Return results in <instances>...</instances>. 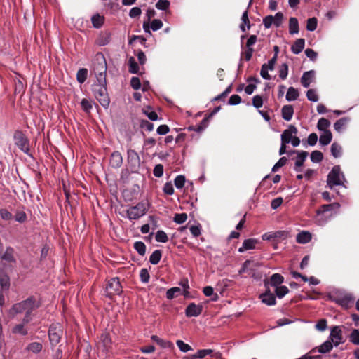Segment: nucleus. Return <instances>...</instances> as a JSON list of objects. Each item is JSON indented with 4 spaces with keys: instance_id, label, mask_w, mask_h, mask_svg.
I'll list each match as a JSON object with an SVG mask.
<instances>
[{
    "instance_id": "nucleus-26",
    "label": "nucleus",
    "mask_w": 359,
    "mask_h": 359,
    "mask_svg": "<svg viewBox=\"0 0 359 359\" xmlns=\"http://www.w3.org/2000/svg\"><path fill=\"white\" fill-rule=\"evenodd\" d=\"M305 41L304 39H299L292 46L291 50L293 53L299 54L304 48Z\"/></svg>"
},
{
    "instance_id": "nucleus-31",
    "label": "nucleus",
    "mask_w": 359,
    "mask_h": 359,
    "mask_svg": "<svg viewBox=\"0 0 359 359\" xmlns=\"http://www.w3.org/2000/svg\"><path fill=\"white\" fill-rule=\"evenodd\" d=\"M289 32L291 34L299 32V22L296 18H290L289 20Z\"/></svg>"
},
{
    "instance_id": "nucleus-9",
    "label": "nucleus",
    "mask_w": 359,
    "mask_h": 359,
    "mask_svg": "<svg viewBox=\"0 0 359 359\" xmlns=\"http://www.w3.org/2000/svg\"><path fill=\"white\" fill-rule=\"evenodd\" d=\"M337 304L345 309H348L353 304L354 297L351 294H345L341 296L337 297L334 299Z\"/></svg>"
},
{
    "instance_id": "nucleus-50",
    "label": "nucleus",
    "mask_w": 359,
    "mask_h": 359,
    "mask_svg": "<svg viewBox=\"0 0 359 359\" xmlns=\"http://www.w3.org/2000/svg\"><path fill=\"white\" fill-rule=\"evenodd\" d=\"M176 344L182 352L186 353V352H188V351L192 350L191 347L189 344H185L182 340H177L176 341Z\"/></svg>"
},
{
    "instance_id": "nucleus-1",
    "label": "nucleus",
    "mask_w": 359,
    "mask_h": 359,
    "mask_svg": "<svg viewBox=\"0 0 359 359\" xmlns=\"http://www.w3.org/2000/svg\"><path fill=\"white\" fill-rule=\"evenodd\" d=\"M38 307V304L33 297H29L24 301L16 303L8 310V315L11 318H14L18 314L25 313V323H29L32 312Z\"/></svg>"
},
{
    "instance_id": "nucleus-32",
    "label": "nucleus",
    "mask_w": 359,
    "mask_h": 359,
    "mask_svg": "<svg viewBox=\"0 0 359 359\" xmlns=\"http://www.w3.org/2000/svg\"><path fill=\"white\" fill-rule=\"evenodd\" d=\"M151 339L163 348H173V344L169 341H165L156 335L151 336Z\"/></svg>"
},
{
    "instance_id": "nucleus-17",
    "label": "nucleus",
    "mask_w": 359,
    "mask_h": 359,
    "mask_svg": "<svg viewBox=\"0 0 359 359\" xmlns=\"http://www.w3.org/2000/svg\"><path fill=\"white\" fill-rule=\"evenodd\" d=\"M29 323H25L24 318L22 323L15 325L12 328V333L15 334H20L25 336L28 334V330L25 327Z\"/></svg>"
},
{
    "instance_id": "nucleus-56",
    "label": "nucleus",
    "mask_w": 359,
    "mask_h": 359,
    "mask_svg": "<svg viewBox=\"0 0 359 359\" xmlns=\"http://www.w3.org/2000/svg\"><path fill=\"white\" fill-rule=\"evenodd\" d=\"M306 97L309 100L312 102H317L318 100V96L313 89H309L306 93Z\"/></svg>"
},
{
    "instance_id": "nucleus-28",
    "label": "nucleus",
    "mask_w": 359,
    "mask_h": 359,
    "mask_svg": "<svg viewBox=\"0 0 359 359\" xmlns=\"http://www.w3.org/2000/svg\"><path fill=\"white\" fill-rule=\"evenodd\" d=\"M311 239V234L309 231H302L297 236V242L299 243H307Z\"/></svg>"
},
{
    "instance_id": "nucleus-13",
    "label": "nucleus",
    "mask_w": 359,
    "mask_h": 359,
    "mask_svg": "<svg viewBox=\"0 0 359 359\" xmlns=\"http://www.w3.org/2000/svg\"><path fill=\"white\" fill-rule=\"evenodd\" d=\"M330 341L335 346H338L341 343L342 334L341 330L338 326H335L331 331L330 335Z\"/></svg>"
},
{
    "instance_id": "nucleus-55",
    "label": "nucleus",
    "mask_w": 359,
    "mask_h": 359,
    "mask_svg": "<svg viewBox=\"0 0 359 359\" xmlns=\"http://www.w3.org/2000/svg\"><path fill=\"white\" fill-rule=\"evenodd\" d=\"M187 219V215L186 213L175 214L174 217V222L177 224H182Z\"/></svg>"
},
{
    "instance_id": "nucleus-48",
    "label": "nucleus",
    "mask_w": 359,
    "mask_h": 359,
    "mask_svg": "<svg viewBox=\"0 0 359 359\" xmlns=\"http://www.w3.org/2000/svg\"><path fill=\"white\" fill-rule=\"evenodd\" d=\"M323 155L319 151H313L311 154V160L313 163H318L323 160Z\"/></svg>"
},
{
    "instance_id": "nucleus-18",
    "label": "nucleus",
    "mask_w": 359,
    "mask_h": 359,
    "mask_svg": "<svg viewBox=\"0 0 359 359\" xmlns=\"http://www.w3.org/2000/svg\"><path fill=\"white\" fill-rule=\"evenodd\" d=\"M260 299H262V302L268 305V306H272L276 304V298L274 294L271 292L269 290H266L265 293L260 295Z\"/></svg>"
},
{
    "instance_id": "nucleus-63",
    "label": "nucleus",
    "mask_w": 359,
    "mask_h": 359,
    "mask_svg": "<svg viewBox=\"0 0 359 359\" xmlns=\"http://www.w3.org/2000/svg\"><path fill=\"white\" fill-rule=\"evenodd\" d=\"M140 279L143 283H147L149 280V273L146 269H142L140 273Z\"/></svg>"
},
{
    "instance_id": "nucleus-39",
    "label": "nucleus",
    "mask_w": 359,
    "mask_h": 359,
    "mask_svg": "<svg viewBox=\"0 0 359 359\" xmlns=\"http://www.w3.org/2000/svg\"><path fill=\"white\" fill-rule=\"evenodd\" d=\"M142 111L150 120L156 121L158 119L157 114L150 107L143 108Z\"/></svg>"
},
{
    "instance_id": "nucleus-7",
    "label": "nucleus",
    "mask_w": 359,
    "mask_h": 359,
    "mask_svg": "<svg viewBox=\"0 0 359 359\" xmlns=\"http://www.w3.org/2000/svg\"><path fill=\"white\" fill-rule=\"evenodd\" d=\"M146 208L144 204L142 203H137L136 205L130 207L127 210V216L130 219H137L145 215Z\"/></svg>"
},
{
    "instance_id": "nucleus-3",
    "label": "nucleus",
    "mask_w": 359,
    "mask_h": 359,
    "mask_svg": "<svg viewBox=\"0 0 359 359\" xmlns=\"http://www.w3.org/2000/svg\"><path fill=\"white\" fill-rule=\"evenodd\" d=\"M340 207L339 203H333L331 204L323 205L316 210V220L318 224H324L327 219V217L325 215L327 212H332L334 210H337ZM333 215L330 213L329 217Z\"/></svg>"
},
{
    "instance_id": "nucleus-34",
    "label": "nucleus",
    "mask_w": 359,
    "mask_h": 359,
    "mask_svg": "<svg viewBox=\"0 0 359 359\" xmlns=\"http://www.w3.org/2000/svg\"><path fill=\"white\" fill-rule=\"evenodd\" d=\"M299 95V91L296 88L290 87L286 93V100L289 102L296 100Z\"/></svg>"
},
{
    "instance_id": "nucleus-19",
    "label": "nucleus",
    "mask_w": 359,
    "mask_h": 359,
    "mask_svg": "<svg viewBox=\"0 0 359 359\" xmlns=\"http://www.w3.org/2000/svg\"><path fill=\"white\" fill-rule=\"evenodd\" d=\"M315 76L314 71H308L304 73L301 78V83L302 86L305 88L309 86L310 83L312 82Z\"/></svg>"
},
{
    "instance_id": "nucleus-6",
    "label": "nucleus",
    "mask_w": 359,
    "mask_h": 359,
    "mask_svg": "<svg viewBox=\"0 0 359 359\" xmlns=\"http://www.w3.org/2000/svg\"><path fill=\"white\" fill-rule=\"evenodd\" d=\"M62 334V326L60 323L52 324L48 332L50 343L52 344H58L60 341Z\"/></svg>"
},
{
    "instance_id": "nucleus-21",
    "label": "nucleus",
    "mask_w": 359,
    "mask_h": 359,
    "mask_svg": "<svg viewBox=\"0 0 359 359\" xmlns=\"http://www.w3.org/2000/svg\"><path fill=\"white\" fill-rule=\"evenodd\" d=\"M123 158L121 154L118 152H114L110 158V164L114 168H119L122 165Z\"/></svg>"
},
{
    "instance_id": "nucleus-2",
    "label": "nucleus",
    "mask_w": 359,
    "mask_h": 359,
    "mask_svg": "<svg viewBox=\"0 0 359 359\" xmlns=\"http://www.w3.org/2000/svg\"><path fill=\"white\" fill-rule=\"evenodd\" d=\"M96 62L94 64V72L100 84H107V62L102 53H97L95 57Z\"/></svg>"
},
{
    "instance_id": "nucleus-29",
    "label": "nucleus",
    "mask_w": 359,
    "mask_h": 359,
    "mask_svg": "<svg viewBox=\"0 0 359 359\" xmlns=\"http://www.w3.org/2000/svg\"><path fill=\"white\" fill-rule=\"evenodd\" d=\"M332 139V135L330 131H325L320 135L319 142L322 145L329 144Z\"/></svg>"
},
{
    "instance_id": "nucleus-43",
    "label": "nucleus",
    "mask_w": 359,
    "mask_h": 359,
    "mask_svg": "<svg viewBox=\"0 0 359 359\" xmlns=\"http://www.w3.org/2000/svg\"><path fill=\"white\" fill-rule=\"evenodd\" d=\"M161 250H156L151 255L149 258V262L152 264H157L161 258Z\"/></svg>"
},
{
    "instance_id": "nucleus-30",
    "label": "nucleus",
    "mask_w": 359,
    "mask_h": 359,
    "mask_svg": "<svg viewBox=\"0 0 359 359\" xmlns=\"http://www.w3.org/2000/svg\"><path fill=\"white\" fill-rule=\"evenodd\" d=\"M349 121L350 118L347 117H344L337 121L334 124V128L335 130H337L339 133L341 132L344 128H345Z\"/></svg>"
},
{
    "instance_id": "nucleus-4",
    "label": "nucleus",
    "mask_w": 359,
    "mask_h": 359,
    "mask_svg": "<svg viewBox=\"0 0 359 359\" xmlns=\"http://www.w3.org/2000/svg\"><path fill=\"white\" fill-rule=\"evenodd\" d=\"M106 86L107 84L98 83L94 89L96 99L104 107H107L109 104V98Z\"/></svg>"
},
{
    "instance_id": "nucleus-37",
    "label": "nucleus",
    "mask_w": 359,
    "mask_h": 359,
    "mask_svg": "<svg viewBox=\"0 0 359 359\" xmlns=\"http://www.w3.org/2000/svg\"><path fill=\"white\" fill-rule=\"evenodd\" d=\"M104 17L96 14L92 16L91 21L94 27L100 28L104 23Z\"/></svg>"
},
{
    "instance_id": "nucleus-14",
    "label": "nucleus",
    "mask_w": 359,
    "mask_h": 359,
    "mask_svg": "<svg viewBox=\"0 0 359 359\" xmlns=\"http://www.w3.org/2000/svg\"><path fill=\"white\" fill-rule=\"evenodd\" d=\"M128 162L131 167L136 168L140 164V158L139 155L134 150L130 149L128 151Z\"/></svg>"
},
{
    "instance_id": "nucleus-46",
    "label": "nucleus",
    "mask_w": 359,
    "mask_h": 359,
    "mask_svg": "<svg viewBox=\"0 0 359 359\" xmlns=\"http://www.w3.org/2000/svg\"><path fill=\"white\" fill-rule=\"evenodd\" d=\"M134 248L140 255H144L146 252V246L143 242L137 241L134 243Z\"/></svg>"
},
{
    "instance_id": "nucleus-53",
    "label": "nucleus",
    "mask_w": 359,
    "mask_h": 359,
    "mask_svg": "<svg viewBox=\"0 0 359 359\" xmlns=\"http://www.w3.org/2000/svg\"><path fill=\"white\" fill-rule=\"evenodd\" d=\"M163 27V22L161 20L154 19L151 21L149 29L151 28L153 31H157Z\"/></svg>"
},
{
    "instance_id": "nucleus-38",
    "label": "nucleus",
    "mask_w": 359,
    "mask_h": 359,
    "mask_svg": "<svg viewBox=\"0 0 359 359\" xmlns=\"http://www.w3.org/2000/svg\"><path fill=\"white\" fill-rule=\"evenodd\" d=\"M182 293V290L180 287H172L169 289L166 292V297L169 299H172L177 297Z\"/></svg>"
},
{
    "instance_id": "nucleus-24",
    "label": "nucleus",
    "mask_w": 359,
    "mask_h": 359,
    "mask_svg": "<svg viewBox=\"0 0 359 359\" xmlns=\"http://www.w3.org/2000/svg\"><path fill=\"white\" fill-rule=\"evenodd\" d=\"M294 114V109L292 105H285L282 108V116L285 121H290Z\"/></svg>"
},
{
    "instance_id": "nucleus-15",
    "label": "nucleus",
    "mask_w": 359,
    "mask_h": 359,
    "mask_svg": "<svg viewBox=\"0 0 359 359\" xmlns=\"http://www.w3.org/2000/svg\"><path fill=\"white\" fill-rule=\"evenodd\" d=\"M287 233L285 231H275L266 233L262 236V239L264 241H271L276 239H285Z\"/></svg>"
},
{
    "instance_id": "nucleus-16",
    "label": "nucleus",
    "mask_w": 359,
    "mask_h": 359,
    "mask_svg": "<svg viewBox=\"0 0 359 359\" xmlns=\"http://www.w3.org/2000/svg\"><path fill=\"white\" fill-rule=\"evenodd\" d=\"M293 153L297 154V160L295 162L294 170L297 172H299V171H301L300 167H302L303 165L304 162L305 161V160L308 156V153L306 151H294Z\"/></svg>"
},
{
    "instance_id": "nucleus-23",
    "label": "nucleus",
    "mask_w": 359,
    "mask_h": 359,
    "mask_svg": "<svg viewBox=\"0 0 359 359\" xmlns=\"http://www.w3.org/2000/svg\"><path fill=\"white\" fill-rule=\"evenodd\" d=\"M1 259L9 263L15 262L13 248L11 247H7L4 254L1 256Z\"/></svg>"
},
{
    "instance_id": "nucleus-45",
    "label": "nucleus",
    "mask_w": 359,
    "mask_h": 359,
    "mask_svg": "<svg viewBox=\"0 0 359 359\" xmlns=\"http://www.w3.org/2000/svg\"><path fill=\"white\" fill-rule=\"evenodd\" d=\"M332 348V344L330 341H325L318 348V351L321 353H326Z\"/></svg>"
},
{
    "instance_id": "nucleus-22",
    "label": "nucleus",
    "mask_w": 359,
    "mask_h": 359,
    "mask_svg": "<svg viewBox=\"0 0 359 359\" xmlns=\"http://www.w3.org/2000/svg\"><path fill=\"white\" fill-rule=\"evenodd\" d=\"M111 40V34L107 32H102L96 40L97 44L99 46H105L109 43Z\"/></svg>"
},
{
    "instance_id": "nucleus-60",
    "label": "nucleus",
    "mask_w": 359,
    "mask_h": 359,
    "mask_svg": "<svg viewBox=\"0 0 359 359\" xmlns=\"http://www.w3.org/2000/svg\"><path fill=\"white\" fill-rule=\"evenodd\" d=\"M185 183V177L183 175H178L175 179V185L177 189H181Z\"/></svg>"
},
{
    "instance_id": "nucleus-54",
    "label": "nucleus",
    "mask_w": 359,
    "mask_h": 359,
    "mask_svg": "<svg viewBox=\"0 0 359 359\" xmlns=\"http://www.w3.org/2000/svg\"><path fill=\"white\" fill-rule=\"evenodd\" d=\"M350 341L354 344H359V330H353L350 334Z\"/></svg>"
},
{
    "instance_id": "nucleus-61",
    "label": "nucleus",
    "mask_w": 359,
    "mask_h": 359,
    "mask_svg": "<svg viewBox=\"0 0 359 359\" xmlns=\"http://www.w3.org/2000/svg\"><path fill=\"white\" fill-rule=\"evenodd\" d=\"M189 229L191 234L194 237H198L201 233V228L200 224L191 226Z\"/></svg>"
},
{
    "instance_id": "nucleus-10",
    "label": "nucleus",
    "mask_w": 359,
    "mask_h": 359,
    "mask_svg": "<svg viewBox=\"0 0 359 359\" xmlns=\"http://www.w3.org/2000/svg\"><path fill=\"white\" fill-rule=\"evenodd\" d=\"M203 310L202 305L191 303L186 309L185 313L187 317H196L199 316Z\"/></svg>"
},
{
    "instance_id": "nucleus-64",
    "label": "nucleus",
    "mask_w": 359,
    "mask_h": 359,
    "mask_svg": "<svg viewBox=\"0 0 359 359\" xmlns=\"http://www.w3.org/2000/svg\"><path fill=\"white\" fill-rule=\"evenodd\" d=\"M269 67H268V65H266V64H264L262 66V69H261V72H260V74L261 76L264 79H266V80H269L271 79V76L269 74Z\"/></svg>"
},
{
    "instance_id": "nucleus-57",
    "label": "nucleus",
    "mask_w": 359,
    "mask_h": 359,
    "mask_svg": "<svg viewBox=\"0 0 359 359\" xmlns=\"http://www.w3.org/2000/svg\"><path fill=\"white\" fill-rule=\"evenodd\" d=\"M288 74V66L287 64H283L279 69V76L282 79H286Z\"/></svg>"
},
{
    "instance_id": "nucleus-25",
    "label": "nucleus",
    "mask_w": 359,
    "mask_h": 359,
    "mask_svg": "<svg viewBox=\"0 0 359 359\" xmlns=\"http://www.w3.org/2000/svg\"><path fill=\"white\" fill-rule=\"evenodd\" d=\"M15 144L16 145L24 152H27L28 151V144L26 138H25L22 135H19L18 137H15Z\"/></svg>"
},
{
    "instance_id": "nucleus-40",
    "label": "nucleus",
    "mask_w": 359,
    "mask_h": 359,
    "mask_svg": "<svg viewBox=\"0 0 359 359\" xmlns=\"http://www.w3.org/2000/svg\"><path fill=\"white\" fill-rule=\"evenodd\" d=\"M129 72L133 74H137L139 72V66L136 62L134 57H130L128 59Z\"/></svg>"
},
{
    "instance_id": "nucleus-35",
    "label": "nucleus",
    "mask_w": 359,
    "mask_h": 359,
    "mask_svg": "<svg viewBox=\"0 0 359 359\" xmlns=\"http://www.w3.org/2000/svg\"><path fill=\"white\" fill-rule=\"evenodd\" d=\"M330 122L327 119H326L325 118H321L318 121L317 128L319 130L323 131V132L330 131L327 129L330 127Z\"/></svg>"
},
{
    "instance_id": "nucleus-62",
    "label": "nucleus",
    "mask_w": 359,
    "mask_h": 359,
    "mask_svg": "<svg viewBox=\"0 0 359 359\" xmlns=\"http://www.w3.org/2000/svg\"><path fill=\"white\" fill-rule=\"evenodd\" d=\"M81 105L83 110H84L87 113H88L92 109V104L90 102L86 99H83L81 100Z\"/></svg>"
},
{
    "instance_id": "nucleus-11",
    "label": "nucleus",
    "mask_w": 359,
    "mask_h": 359,
    "mask_svg": "<svg viewBox=\"0 0 359 359\" xmlns=\"http://www.w3.org/2000/svg\"><path fill=\"white\" fill-rule=\"evenodd\" d=\"M111 346V340L109 334H102L98 342V348L102 349V351H108Z\"/></svg>"
},
{
    "instance_id": "nucleus-20",
    "label": "nucleus",
    "mask_w": 359,
    "mask_h": 359,
    "mask_svg": "<svg viewBox=\"0 0 359 359\" xmlns=\"http://www.w3.org/2000/svg\"><path fill=\"white\" fill-rule=\"evenodd\" d=\"M257 241L254 238L246 239L243 241L242 247L238 249L239 252H243L245 250H252L255 248Z\"/></svg>"
},
{
    "instance_id": "nucleus-5",
    "label": "nucleus",
    "mask_w": 359,
    "mask_h": 359,
    "mask_svg": "<svg viewBox=\"0 0 359 359\" xmlns=\"http://www.w3.org/2000/svg\"><path fill=\"white\" fill-rule=\"evenodd\" d=\"M327 186L332 189L334 186L340 185L341 184V174L339 166H334L327 175Z\"/></svg>"
},
{
    "instance_id": "nucleus-44",
    "label": "nucleus",
    "mask_w": 359,
    "mask_h": 359,
    "mask_svg": "<svg viewBox=\"0 0 359 359\" xmlns=\"http://www.w3.org/2000/svg\"><path fill=\"white\" fill-rule=\"evenodd\" d=\"M0 285L4 290H8L10 286L9 278L6 274L0 275Z\"/></svg>"
},
{
    "instance_id": "nucleus-12",
    "label": "nucleus",
    "mask_w": 359,
    "mask_h": 359,
    "mask_svg": "<svg viewBox=\"0 0 359 359\" xmlns=\"http://www.w3.org/2000/svg\"><path fill=\"white\" fill-rule=\"evenodd\" d=\"M297 133V129L294 126H290L289 128L284 130L281 135V142L283 143H289L294 137L293 135H296Z\"/></svg>"
},
{
    "instance_id": "nucleus-47",
    "label": "nucleus",
    "mask_w": 359,
    "mask_h": 359,
    "mask_svg": "<svg viewBox=\"0 0 359 359\" xmlns=\"http://www.w3.org/2000/svg\"><path fill=\"white\" fill-rule=\"evenodd\" d=\"M341 152V147L337 143H333L331 146V153L334 158L340 156Z\"/></svg>"
},
{
    "instance_id": "nucleus-33",
    "label": "nucleus",
    "mask_w": 359,
    "mask_h": 359,
    "mask_svg": "<svg viewBox=\"0 0 359 359\" xmlns=\"http://www.w3.org/2000/svg\"><path fill=\"white\" fill-rule=\"evenodd\" d=\"M156 14V12L154 9H148L147 11V16L148 18L147 21L144 22L143 23V29L145 32L149 33V34H151V32L149 31V21L152 17H154Z\"/></svg>"
},
{
    "instance_id": "nucleus-8",
    "label": "nucleus",
    "mask_w": 359,
    "mask_h": 359,
    "mask_svg": "<svg viewBox=\"0 0 359 359\" xmlns=\"http://www.w3.org/2000/svg\"><path fill=\"white\" fill-rule=\"evenodd\" d=\"M106 292L109 297L120 294L122 292V287L121 285L118 278H111L107 285Z\"/></svg>"
},
{
    "instance_id": "nucleus-52",
    "label": "nucleus",
    "mask_w": 359,
    "mask_h": 359,
    "mask_svg": "<svg viewBox=\"0 0 359 359\" xmlns=\"http://www.w3.org/2000/svg\"><path fill=\"white\" fill-rule=\"evenodd\" d=\"M212 353H213V351L212 349H201V350H198L196 353V356L198 357V358L202 359V358H205L208 355H211Z\"/></svg>"
},
{
    "instance_id": "nucleus-51",
    "label": "nucleus",
    "mask_w": 359,
    "mask_h": 359,
    "mask_svg": "<svg viewBox=\"0 0 359 359\" xmlns=\"http://www.w3.org/2000/svg\"><path fill=\"white\" fill-rule=\"evenodd\" d=\"M317 19L316 18H311L308 19L306 24V29L309 31H314L317 27Z\"/></svg>"
},
{
    "instance_id": "nucleus-41",
    "label": "nucleus",
    "mask_w": 359,
    "mask_h": 359,
    "mask_svg": "<svg viewBox=\"0 0 359 359\" xmlns=\"http://www.w3.org/2000/svg\"><path fill=\"white\" fill-rule=\"evenodd\" d=\"M274 288H275L276 294L278 298L283 297L285 294H287L289 292V289L286 286H284V285H282V286L279 285Z\"/></svg>"
},
{
    "instance_id": "nucleus-42",
    "label": "nucleus",
    "mask_w": 359,
    "mask_h": 359,
    "mask_svg": "<svg viewBox=\"0 0 359 359\" xmlns=\"http://www.w3.org/2000/svg\"><path fill=\"white\" fill-rule=\"evenodd\" d=\"M88 70L85 68L80 69L76 74V79L79 83H83L87 79Z\"/></svg>"
},
{
    "instance_id": "nucleus-59",
    "label": "nucleus",
    "mask_w": 359,
    "mask_h": 359,
    "mask_svg": "<svg viewBox=\"0 0 359 359\" xmlns=\"http://www.w3.org/2000/svg\"><path fill=\"white\" fill-rule=\"evenodd\" d=\"M170 6V2L168 0H159L156 4V7L159 10H166Z\"/></svg>"
},
{
    "instance_id": "nucleus-49",
    "label": "nucleus",
    "mask_w": 359,
    "mask_h": 359,
    "mask_svg": "<svg viewBox=\"0 0 359 359\" xmlns=\"http://www.w3.org/2000/svg\"><path fill=\"white\" fill-rule=\"evenodd\" d=\"M156 240L158 242L166 243L168 241V237L163 231H158L156 233Z\"/></svg>"
},
{
    "instance_id": "nucleus-36",
    "label": "nucleus",
    "mask_w": 359,
    "mask_h": 359,
    "mask_svg": "<svg viewBox=\"0 0 359 359\" xmlns=\"http://www.w3.org/2000/svg\"><path fill=\"white\" fill-rule=\"evenodd\" d=\"M43 348L42 344L39 342H32L28 344L26 349L29 351L32 352L33 353H39Z\"/></svg>"
},
{
    "instance_id": "nucleus-27",
    "label": "nucleus",
    "mask_w": 359,
    "mask_h": 359,
    "mask_svg": "<svg viewBox=\"0 0 359 359\" xmlns=\"http://www.w3.org/2000/svg\"><path fill=\"white\" fill-rule=\"evenodd\" d=\"M284 281V278L279 273H275L271 276L269 283L271 286L276 287L281 285Z\"/></svg>"
},
{
    "instance_id": "nucleus-58",
    "label": "nucleus",
    "mask_w": 359,
    "mask_h": 359,
    "mask_svg": "<svg viewBox=\"0 0 359 359\" xmlns=\"http://www.w3.org/2000/svg\"><path fill=\"white\" fill-rule=\"evenodd\" d=\"M243 24L241 25L240 27L243 32L245 31V25H248V28H250V21L248 16V11H245L242 15Z\"/></svg>"
}]
</instances>
